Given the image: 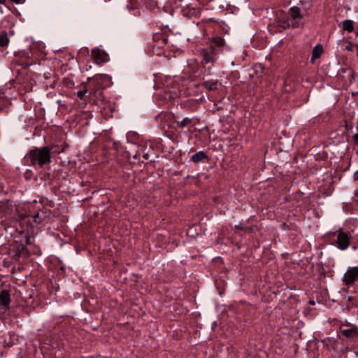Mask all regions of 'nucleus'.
Wrapping results in <instances>:
<instances>
[{
	"instance_id": "9b49d317",
	"label": "nucleus",
	"mask_w": 358,
	"mask_h": 358,
	"mask_svg": "<svg viewBox=\"0 0 358 358\" xmlns=\"http://www.w3.org/2000/svg\"><path fill=\"white\" fill-rule=\"evenodd\" d=\"M323 52V47L320 44H317L312 52L311 62L314 63L315 60L320 57Z\"/></svg>"
},
{
	"instance_id": "9d476101",
	"label": "nucleus",
	"mask_w": 358,
	"mask_h": 358,
	"mask_svg": "<svg viewBox=\"0 0 358 358\" xmlns=\"http://www.w3.org/2000/svg\"><path fill=\"white\" fill-rule=\"evenodd\" d=\"M10 302V291L6 290V289L1 290V306L5 307L6 308H8Z\"/></svg>"
},
{
	"instance_id": "2eb2a0df",
	"label": "nucleus",
	"mask_w": 358,
	"mask_h": 358,
	"mask_svg": "<svg viewBox=\"0 0 358 358\" xmlns=\"http://www.w3.org/2000/svg\"><path fill=\"white\" fill-rule=\"evenodd\" d=\"M9 39L6 32L1 31V47L6 46L8 44Z\"/></svg>"
},
{
	"instance_id": "5701e85b",
	"label": "nucleus",
	"mask_w": 358,
	"mask_h": 358,
	"mask_svg": "<svg viewBox=\"0 0 358 358\" xmlns=\"http://www.w3.org/2000/svg\"><path fill=\"white\" fill-rule=\"evenodd\" d=\"M143 157L144 159H148L149 157V155H148V154H144Z\"/></svg>"
},
{
	"instance_id": "1a4fd4ad",
	"label": "nucleus",
	"mask_w": 358,
	"mask_h": 358,
	"mask_svg": "<svg viewBox=\"0 0 358 358\" xmlns=\"http://www.w3.org/2000/svg\"><path fill=\"white\" fill-rule=\"evenodd\" d=\"M342 334L348 338L354 339L358 336V327L352 325L350 328L343 330Z\"/></svg>"
},
{
	"instance_id": "b1692460",
	"label": "nucleus",
	"mask_w": 358,
	"mask_h": 358,
	"mask_svg": "<svg viewBox=\"0 0 358 358\" xmlns=\"http://www.w3.org/2000/svg\"><path fill=\"white\" fill-rule=\"evenodd\" d=\"M355 196L358 197V189H356L354 193Z\"/></svg>"
},
{
	"instance_id": "aec40b11",
	"label": "nucleus",
	"mask_w": 358,
	"mask_h": 358,
	"mask_svg": "<svg viewBox=\"0 0 358 358\" xmlns=\"http://www.w3.org/2000/svg\"><path fill=\"white\" fill-rule=\"evenodd\" d=\"M353 180L355 181H358V170H357L353 174Z\"/></svg>"
},
{
	"instance_id": "0eeeda50",
	"label": "nucleus",
	"mask_w": 358,
	"mask_h": 358,
	"mask_svg": "<svg viewBox=\"0 0 358 358\" xmlns=\"http://www.w3.org/2000/svg\"><path fill=\"white\" fill-rule=\"evenodd\" d=\"M203 64H213L217 59L216 50L214 48L206 49L202 52Z\"/></svg>"
},
{
	"instance_id": "f8f14e48",
	"label": "nucleus",
	"mask_w": 358,
	"mask_h": 358,
	"mask_svg": "<svg viewBox=\"0 0 358 358\" xmlns=\"http://www.w3.org/2000/svg\"><path fill=\"white\" fill-rule=\"evenodd\" d=\"M343 31L351 33L354 30V22L351 20H345L341 23Z\"/></svg>"
},
{
	"instance_id": "f3484780",
	"label": "nucleus",
	"mask_w": 358,
	"mask_h": 358,
	"mask_svg": "<svg viewBox=\"0 0 358 358\" xmlns=\"http://www.w3.org/2000/svg\"><path fill=\"white\" fill-rule=\"evenodd\" d=\"M354 46L355 45L352 44V43L348 41L347 45L345 47V50H348V51H352L353 50Z\"/></svg>"
},
{
	"instance_id": "ddd939ff",
	"label": "nucleus",
	"mask_w": 358,
	"mask_h": 358,
	"mask_svg": "<svg viewBox=\"0 0 358 358\" xmlns=\"http://www.w3.org/2000/svg\"><path fill=\"white\" fill-rule=\"evenodd\" d=\"M206 158H207L206 154L203 151H199V152L194 154L191 157V160L195 163H198Z\"/></svg>"
},
{
	"instance_id": "f257e3e1",
	"label": "nucleus",
	"mask_w": 358,
	"mask_h": 358,
	"mask_svg": "<svg viewBox=\"0 0 358 358\" xmlns=\"http://www.w3.org/2000/svg\"><path fill=\"white\" fill-rule=\"evenodd\" d=\"M28 164L43 166L51 162L50 148L48 146L31 150L24 157Z\"/></svg>"
},
{
	"instance_id": "dca6fc26",
	"label": "nucleus",
	"mask_w": 358,
	"mask_h": 358,
	"mask_svg": "<svg viewBox=\"0 0 358 358\" xmlns=\"http://www.w3.org/2000/svg\"><path fill=\"white\" fill-rule=\"evenodd\" d=\"M215 85L216 83H214L205 82L203 83V86L208 90H213L214 88H215Z\"/></svg>"
},
{
	"instance_id": "412c9836",
	"label": "nucleus",
	"mask_w": 358,
	"mask_h": 358,
	"mask_svg": "<svg viewBox=\"0 0 358 358\" xmlns=\"http://www.w3.org/2000/svg\"><path fill=\"white\" fill-rule=\"evenodd\" d=\"M352 241L355 242V243L358 244V234L355 235L352 239Z\"/></svg>"
},
{
	"instance_id": "39448f33",
	"label": "nucleus",
	"mask_w": 358,
	"mask_h": 358,
	"mask_svg": "<svg viewBox=\"0 0 358 358\" xmlns=\"http://www.w3.org/2000/svg\"><path fill=\"white\" fill-rule=\"evenodd\" d=\"M358 280V267L353 266L348 268L344 274L343 282L345 285L350 286Z\"/></svg>"
},
{
	"instance_id": "a211bd4d",
	"label": "nucleus",
	"mask_w": 358,
	"mask_h": 358,
	"mask_svg": "<svg viewBox=\"0 0 358 358\" xmlns=\"http://www.w3.org/2000/svg\"><path fill=\"white\" fill-rule=\"evenodd\" d=\"M87 92V90H80L77 92V96L80 98V99H83L85 94Z\"/></svg>"
},
{
	"instance_id": "4468645a",
	"label": "nucleus",
	"mask_w": 358,
	"mask_h": 358,
	"mask_svg": "<svg viewBox=\"0 0 358 358\" xmlns=\"http://www.w3.org/2000/svg\"><path fill=\"white\" fill-rule=\"evenodd\" d=\"M191 122V119L188 117L183 118L181 121L177 122V125L181 128H183L188 125Z\"/></svg>"
},
{
	"instance_id": "423d86ee",
	"label": "nucleus",
	"mask_w": 358,
	"mask_h": 358,
	"mask_svg": "<svg viewBox=\"0 0 358 358\" xmlns=\"http://www.w3.org/2000/svg\"><path fill=\"white\" fill-rule=\"evenodd\" d=\"M92 57L96 64L106 63L109 61L108 55L103 50L95 48L92 51Z\"/></svg>"
},
{
	"instance_id": "6ab92c4d",
	"label": "nucleus",
	"mask_w": 358,
	"mask_h": 358,
	"mask_svg": "<svg viewBox=\"0 0 358 358\" xmlns=\"http://www.w3.org/2000/svg\"><path fill=\"white\" fill-rule=\"evenodd\" d=\"M350 244L352 245V250L355 251L358 249V244L355 243V242L352 241V240Z\"/></svg>"
},
{
	"instance_id": "20e7f679",
	"label": "nucleus",
	"mask_w": 358,
	"mask_h": 358,
	"mask_svg": "<svg viewBox=\"0 0 358 358\" xmlns=\"http://www.w3.org/2000/svg\"><path fill=\"white\" fill-rule=\"evenodd\" d=\"M42 206L41 203L38 206H35V208H38L39 210L37 211L32 215L34 222L37 224H45L46 221L50 218L51 212L46 208H41Z\"/></svg>"
},
{
	"instance_id": "cd10ccee",
	"label": "nucleus",
	"mask_w": 358,
	"mask_h": 358,
	"mask_svg": "<svg viewBox=\"0 0 358 358\" xmlns=\"http://www.w3.org/2000/svg\"><path fill=\"white\" fill-rule=\"evenodd\" d=\"M4 1H5V0H1V3H3Z\"/></svg>"
},
{
	"instance_id": "bb28decb",
	"label": "nucleus",
	"mask_w": 358,
	"mask_h": 358,
	"mask_svg": "<svg viewBox=\"0 0 358 358\" xmlns=\"http://www.w3.org/2000/svg\"><path fill=\"white\" fill-rule=\"evenodd\" d=\"M29 216H30V215H29V214H27V215H24V217H29Z\"/></svg>"
},
{
	"instance_id": "7ed1b4c3",
	"label": "nucleus",
	"mask_w": 358,
	"mask_h": 358,
	"mask_svg": "<svg viewBox=\"0 0 358 358\" xmlns=\"http://www.w3.org/2000/svg\"><path fill=\"white\" fill-rule=\"evenodd\" d=\"M350 243V234L340 229L334 245L341 250H345L349 248Z\"/></svg>"
},
{
	"instance_id": "a878e982",
	"label": "nucleus",
	"mask_w": 358,
	"mask_h": 358,
	"mask_svg": "<svg viewBox=\"0 0 358 358\" xmlns=\"http://www.w3.org/2000/svg\"><path fill=\"white\" fill-rule=\"evenodd\" d=\"M37 204H38V203H37L36 201H34V205L36 206V205H37Z\"/></svg>"
},
{
	"instance_id": "393cba45",
	"label": "nucleus",
	"mask_w": 358,
	"mask_h": 358,
	"mask_svg": "<svg viewBox=\"0 0 358 358\" xmlns=\"http://www.w3.org/2000/svg\"><path fill=\"white\" fill-rule=\"evenodd\" d=\"M310 303L313 305L315 303V302L314 301H310Z\"/></svg>"
},
{
	"instance_id": "6e6552de",
	"label": "nucleus",
	"mask_w": 358,
	"mask_h": 358,
	"mask_svg": "<svg viewBox=\"0 0 358 358\" xmlns=\"http://www.w3.org/2000/svg\"><path fill=\"white\" fill-rule=\"evenodd\" d=\"M94 80L101 87L108 86L111 81V77L107 74H97L93 77Z\"/></svg>"
},
{
	"instance_id": "f03ea898",
	"label": "nucleus",
	"mask_w": 358,
	"mask_h": 358,
	"mask_svg": "<svg viewBox=\"0 0 358 358\" xmlns=\"http://www.w3.org/2000/svg\"><path fill=\"white\" fill-rule=\"evenodd\" d=\"M306 11L299 6H294L289 8L287 20L280 21V26L283 29L289 27L298 28L303 25L304 17Z\"/></svg>"
},
{
	"instance_id": "4be33fe9",
	"label": "nucleus",
	"mask_w": 358,
	"mask_h": 358,
	"mask_svg": "<svg viewBox=\"0 0 358 358\" xmlns=\"http://www.w3.org/2000/svg\"><path fill=\"white\" fill-rule=\"evenodd\" d=\"M354 141L356 144H358V134L354 136Z\"/></svg>"
}]
</instances>
